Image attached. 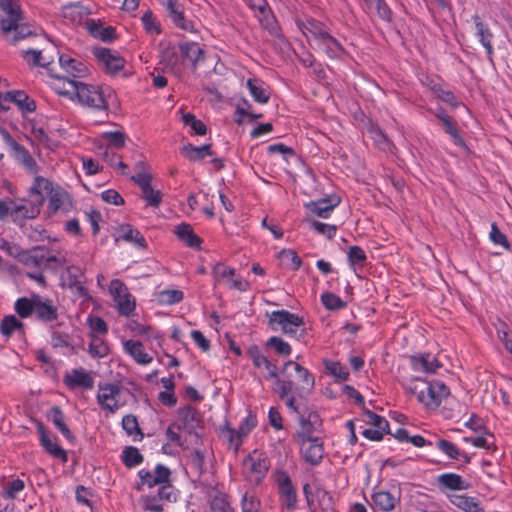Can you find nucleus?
I'll return each mask as SVG.
<instances>
[{
	"instance_id": "338daca9",
	"label": "nucleus",
	"mask_w": 512,
	"mask_h": 512,
	"mask_svg": "<svg viewBox=\"0 0 512 512\" xmlns=\"http://www.w3.org/2000/svg\"><path fill=\"white\" fill-rule=\"evenodd\" d=\"M436 447L453 460H458L461 457V451L459 448L454 443L446 439H438Z\"/></svg>"
},
{
	"instance_id": "7c9ffc66",
	"label": "nucleus",
	"mask_w": 512,
	"mask_h": 512,
	"mask_svg": "<svg viewBox=\"0 0 512 512\" xmlns=\"http://www.w3.org/2000/svg\"><path fill=\"white\" fill-rule=\"evenodd\" d=\"M48 206L47 215L49 217L58 213L68 201L70 202L69 194L60 187H52L48 192Z\"/></svg>"
},
{
	"instance_id": "49530a36",
	"label": "nucleus",
	"mask_w": 512,
	"mask_h": 512,
	"mask_svg": "<svg viewBox=\"0 0 512 512\" xmlns=\"http://www.w3.org/2000/svg\"><path fill=\"white\" fill-rule=\"evenodd\" d=\"M21 232L32 241H43L45 239L51 240L48 231L40 224L33 226L32 224H21L19 226Z\"/></svg>"
},
{
	"instance_id": "5fc2aeb1",
	"label": "nucleus",
	"mask_w": 512,
	"mask_h": 512,
	"mask_svg": "<svg viewBox=\"0 0 512 512\" xmlns=\"http://www.w3.org/2000/svg\"><path fill=\"white\" fill-rule=\"evenodd\" d=\"M182 122L185 126H189L194 134L196 135H205L207 132V127L205 123L195 117L193 113H185L182 115Z\"/></svg>"
},
{
	"instance_id": "1a4fd4ad",
	"label": "nucleus",
	"mask_w": 512,
	"mask_h": 512,
	"mask_svg": "<svg viewBox=\"0 0 512 512\" xmlns=\"http://www.w3.org/2000/svg\"><path fill=\"white\" fill-rule=\"evenodd\" d=\"M99 393L97 394V402L102 409L114 414L124 403H119L117 397L120 395L122 387L116 383H100L98 385Z\"/></svg>"
},
{
	"instance_id": "603ef678",
	"label": "nucleus",
	"mask_w": 512,
	"mask_h": 512,
	"mask_svg": "<svg viewBox=\"0 0 512 512\" xmlns=\"http://www.w3.org/2000/svg\"><path fill=\"white\" fill-rule=\"evenodd\" d=\"M91 343L89 344V354L93 358H104L106 357L109 352V346L108 344L100 337L96 335H91Z\"/></svg>"
},
{
	"instance_id": "2eb2a0df",
	"label": "nucleus",
	"mask_w": 512,
	"mask_h": 512,
	"mask_svg": "<svg viewBox=\"0 0 512 512\" xmlns=\"http://www.w3.org/2000/svg\"><path fill=\"white\" fill-rule=\"evenodd\" d=\"M37 433L39 435L40 445L48 454L54 458L60 459L64 463L68 461L66 451L50 438V434L42 422L37 423Z\"/></svg>"
},
{
	"instance_id": "79ce46f5",
	"label": "nucleus",
	"mask_w": 512,
	"mask_h": 512,
	"mask_svg": "<svg viewBox=\"0 0 512 512\" xmlns=\"http://www.w3.org/2000/svg\"><path fill=\"white\" fill-rule=\"evenodd\" d=\"M247 88L257 103L265 104L269 101L270 93L263 87V83L259 79L249 78L247 80Z\"/></svg>"
},
{
	"instance_id": "4d7b16f0",
	"label": "nucleus",
	"mask_w": 512,
	"mask_h": 512,
	"mask_svg": "<svg viewBox=\"0 0 512 512\" xmlns=\"http://www.w3.org/2000/svg\"><path fill=\"white\" fill-rule=\"evenodd\" d=\"M322 305L331 311L341 310L347 306V303L343 301L339 296L331 292H325L321 295Z\"/></svg>"
},
{
	"instance_id": "ddd939ff",
	"label": "nucleus",
	"mask_w": 512,
	"mask_h": 512,
	"mask_svg": "<svg viewBox=\"0 0 512 512\" xmlns=\"http://www.w3.org/2000/svg\"><path fill=\"white\" fill-rule=\"evenodd\" d=\"M164 5L169 17L177 28L192 33L197 32L194 22L186 19L183 5L178 0H166Z\"/></svg>"
},
{
	"instance_id": "a211bd4d",
	"label": "nucleus",
	"mask_w": 512,
	"mask_h": 512,
	"mask_svg": "<svg viewBox=\"0 0 512 512\" xmlns=\"http://www.w3.org/2000/svg\"><path fill=\"white\" fill-rule=\"evenodd\" d=\"M63 382L69 389L80 387L91 390L94 386L93 377L83 368L73 369L70 374L64 376Z\"/></svg>"
},
{
	"instance_id": "72a5a7b5",
	"label": "nucleus",
	"mask_w": 512,
	"mask_h": 512,
	"mask_svg": "<svg viewBox=\"0 0 512 512\" xmlns=\"http://www.w3.org/2000/svg\"><path fill=\"white\" fill-rule=\"evenodd\" d=\"M124 350L138 364L147 365L152 362L153 358L145 352L144 345L138 340H127L124 342Z\"/></svg>"
},
{
	"instance_id": "bb28decb",
	"label": "nucleus",
	"mask_w": 512,
	"mask_h": 512,
	"mask_svg": "<svg viewBox=\"0 0 512 512\" xmlns=\"http://www.w3.org/2000/svg\"><path fill=\"white\" fill-rule=\"evenodd\" d=\"M426 391H427V399L425 405L426 406H434L438 407L442 400L449 396L450 390L445 385L444 382L440 380H434L432 382L427 383L426 385Z\"/></svg>"
},
{
	"instance_id": "4be33fe9",
	"label": "nucleus",
	"mask_w": 512,
	"mask_h": 512,
	"mask_svg": "<svg viewBox=\"0 0 512 512\" xmlns=\"http://www.w3.org/2000/svg\"><path fill=\"white\" fill-rule=\"evenodd\" d=\"M317 48L327 55L330 59H343L348 55L344 46L334 37L331 32L321 39Z\"/></svg>"
},
{
	"instance_id": "9d476101",
	"label": "nucleus",
	"mask_w": 512,
	"mask_h": 512,
	"mask_svg": "<svg viewBox=\"0 0 512 512\" xmlns=\"http://www.w3.org/2000/svg\"><path fill=\"white\" fill-rule=\"evenodd\" d=\"M93 55L99 64L104 67L105 72L110 75L117 74L124 68L126 63L118 52L105 47H95Z\"/></svg>"
},
{
	"instance_id": "7ed1b4c3",
	"label": "nucleus",
	"mask_w": 512,
	"mask_h": 512,
	"mask_svg": "<svg viewBox=\"0 0 512 512\" xmlns=\"http://www.w3.org/2000/svg\"><path fill=\"white\" fill-rule=\"evenodd\" d=\"M268 325L273 330H277L276 325L280 326L281 331L291 337L300 338L305 334V329L297 334L298 328L305 325L303 317L288 310L273 311L269 316Z\"/></svg>"
},
{
	"instance_id": "0e129e2a",
	"label": "nucleus",
	"mask_w": 512,
	"mask_h": 512,
	"mask_svg": "<svg viewBox=\"0 0 512 512\" xmlns=\"http://www.w3.org/2000/svg\"><path fill=\"white\" fill-rule=\"evenodd\" d=\"M210 507L213 512H233L226 494L221 492L213 496L210 502Z\"/></svg>"
},
{
	"instance_id": "cd10ccee",
	"label": "nucleus",
	"mask_w": 512,
	"mask_h": 512,
	"mask_svg": "<svg viewBox=\"0 0 512 512\" xmlns=\"http://www.w3.org/2000/svg\"><path fill=\"white\" fill-rule=\"evenodd\" d=\"M180 56L188 60L195 70L200 62L205 60V52L197 42H184L179 44Z\"/></svg>"
},
{
	"instance_id": "4468645a",
	"label": "nucleus",
	"mask_w": 512,
	"mask_h": 512,
	"mask_svg": "<svg viewBox=\"0 0 512 512\" xmlns=\"http://www.w3.org/2000/svg\"><path fill=\"white\" fill-rule=\"evenodd\" d=\"M278 490L284 505L288 510H294L297 503L296 490L292 484L290 476L285 471H278L276 474Z\"/></svg>"
},
{
	"instance_id": "f03ea898",
	"label": "nucleus",
	"mask_w": 512,
	"mask_h": 512,
	"mask_svg": "<svg viewBox=\"0 0 512 512\" xmlns=\"http://www.w3.org/2000/svg\"><path fill=\"white\" fill-rule=\"evenodd\" d=\"M56 79H62L71 84L75 90V95L79 103L83 106L89 107L97 111H107L109 104L107 100V93H110L109 87H102L93 84H87L81 81L72 80L68 77H60L59 75H52Z\"/></svg>"
},
{
	"instance_id": "58836bf2",
	"label": "nucleus",
	"mask_w": 512,
	"mask_h": 512,
	"mask_svg": "<svg viewBox=\"0 0 512 512\" xmlns=\"http://www.w3.org/2000/svg\"><path fill=\"white\" fill-rule=\"evenodd\" d=\"M44 252L45 249L42 246H36L28 250L24 249L21 253L19 262L24 264L25 266L41 269L42 262L45 261Z\"/></svg>"
},
{
	"instance_id": "864d4df0",
	"label": "nucleus",
	"mask_w": 512,
	"mask_h": 512,
	"mask_svg": "<svg viewBox=\"0 0 512 512\" xmlns=\"http://www.w3.org/2000/svg\"><path fill=\"white\" fill-rule=\"evenodd\" d=\"M363 415L366 417V422L368 424L373 425L386 433H390V425L385 417L378 415L365 407L363 408Z\"/></svg>"
},
{
	"instance_id": "c85d7f7f",
	"label": "nucleus",
	"mask_w": 512,
	"mask_h": 512,
	"mask_svg": "<svg viewBox=\"0 0 512 512\" xmlns=\"http://www.w3.org/2000/svg\"><path fill=\"white\" fill-rule=\"evenodd\" d=\"M257 421L254 416H247L241 422L239 429L234 430L230 427H227V431L229 432L228 441L231 445H234L235 450H238L240 445L242 444V437L247 436L250 431L256 426Z\"/></svg>"
},
{
	"instance_id": "f704fd0d",
	"label": "nucleus",
	"mask_w": 512,
	"mask_h": 512,
	"mask_svg": "<svg viewBox=\"0 0 512 512\" xmlns=\"http://www.w3.org/2000/svg\"><path fill=\"white\" fill-rule=\"evenodd\" d=\"M212 144L207 143L201 146H194L187 143L181 148V153L190 161L199 162L206 156H213L215 152L211 149Z\"/></svg>"
},
{
	"instance_id": "423d86ee",
	"label": "nucleus",
	"mask_w": 512,
	"mask_h": 512,
	"mask_svg": "<svg viewBox=\"0 0 512 512\" xmlns=\"http://www.w3.org/2000/svg\"><path fill=\"white\" fill-rule=\"evenodd\" d=\"M177 416V429L194 435L197 440L200 439L198 429L203 428V417L200 411L191 405H185L177 409Z\"/></svg>"
},
{
	"instance_id": "9b49d317",
	"label": "nucleus",
	"mask_w": 512,
	"mask_h": 512,
	"mask_svg": "<svg viewBox=\"0 0 512 512\" xmlns=\"http://www.w3.org/2000/svg\"><path fill=\"white\" fill-rule=\"evenodd\" d=\"M289 367H293L299 380L302 382L301 386H296L294 384L295 394L300 399H305L309 394H311L315 387V378L308 369L293 360L285 362L282 371L285 372Z\"/></svg>"
},
{
	"instance_id": "5701e85b",
	"label": "nucleus",
	"mask_w": 512,
	"mask_h": 512,
	"mask_svg": "<svg viewBox=\"0 0 512 512\" xmlns=\"http://www.w3.org/2000/svg\"><path fill=\"white\" fill-rule=\"evenodd\" d=\"M59 64L67 72L69 79L75 80L89 74V69L83 62L66 54L59 55Z\"/></svg>"
},
{
	"instance_id": "a18cd8bd",
	"label": "nucleus",
	"mask_w": 512,
	"mask_h": 512,
	"mask_svg": "<svg viewBox=\"0 0 512 512\" xmlns=\"http://www.w3.org/2000/svg\"><path fill=\"white\" fill-rule=\"evenodd\" d=\"M246 461L250 463V470L261 477H264L269 469L270 463L267 457L256 451L250 454Z\"/></svg>"
},
{
	"instance_id": "e2e57ef3",
	"label": "nucleus",
	"mask_w": 512,
	"mask_h": 512,
	"mask_svg": "<svg viewBox=\"0 0 512 512\" xmlns=\"http://www.w3.org/2000/svg\"><path fill=\"white\" fill-rule=\"evenodd\" d=\"M122 428L129 436L140 435L143 438V433L139 428L137 417L133 414H127L122 418Z\"/></svg>"
},
{
	"instance_id": "6e6d98bb",
	"label": "nucleus",
	"mask_w": 512,
	"mask_h": 512,
	"mask_svg": "<svg viewBox=\"0 0 512 512\" xmlns=\"http://www.w3.org/2000/svg\"><path fill=\"white\" fill-rule=\"evenodd\" d=\"M418 382H421L422 384L427 385V383L424 380H421L420 378H414L411 380V382L409 384L404 386V390H405L406 394L411 395V396H416L420 403L425 404L426 400H427V396L425 393L426 387L420 388L417 384Z\"/></svg>"
},
{
	"instance_id": "4c0bfd02",
	"label": "nucleus",
	"mask_w": 512,
	"mask_h": 512,
	"mask_svg": "<svg viewBox=\"0 0 512 512\" xmlns=\"http://www.w3.org/2000/svg\"><path fill=\"white\" fill-rule=\"evenodd\" d=\"M411 363L414 370H423L426 373H435L442 367V364L437 358L433 357L430 359V354L411 356Z\"/></svg>"
},
{
	"instance_id": "aec40b11",
	"label": "nucleus",
	"mask_w": 512,
	"mask_h": 512,
	"mask_svg": "<svg viewBox=\"0 0 512 512\" xmlns=\"http://www.w3.org/2000/svg\"><path fill=\"white\" fill-rule=\"evenodd\" d=\"M34 314L42 322H53L58 318V309L51 299L37 294Z\"/></svg>"
},
{
	"instance_id": "e433bc0d",
	"label": "nucleus",
	"mask_w": 512,
	"mask_h": 512,
	"mask_svg": "<svg viewBox=\"0 0 512 512\" xmlns=\"http://www.w3.org/2000/svg\"><path fill=\"white\" fill-rule=\"evenodd\" d=\"M118 239H122L126 242H133L139 248L145 249L147 248V242L140 231L134 228L130 224L121 225L118 229Z\"/></svg>"
},
{
	"instance_id": "69168bd1",
	"label": "nucleus",
	"mask_w": 512,
	"mask_h": 512,
	"mask_svg": "<svg viewBox=\"0 0 512 512\" xmlns=\"http://www.w3.org/2000/svg\"><path fill=\"white\" fill-rule=\"evenodd\" d=\"M23 324L14 315L5 316L0 323V332L9 337L17 329L22 327Z\"/></svg>"
},
{
	"instance_id": "09e8293b",
	"label": "nucleus",
	"mask_w": 512,
	"mask_h": 512,
	"mask_svg": "<svg viewBox=\"0 0 512 512\" xmlns=\"http://www.w3.org/2000/svg\"><path fill=\"white\" fill-rule=\"evenodd\" d=\"M37 294H33L30 298L21 297L16 300L14 308L21 318H27L34 313Z\"/></svg>"
},
{
	"instance_id": "6e6552de",
	"label": "nucleus",
	"mask_w": 512,
	"mask_h": 512,
	"mask_svg": "<svg viewBox=\"0 0 512 512\" xmlns=\"http://www.w3.org/2000/svg\"><path fill=\"white\" fill-rule=\"evenodd\" d=\"M176 494L173 485H165L159 487L157 494H149L141 497L140 502L142 509L149 512H163L164 506L162 502H175Z\"/></svg>"
},
{
	"instance_id": "13d9d810",
	"label": "nucleus",
	"mask_w": 512,
	"mask_h": 512,
	"mask_svg": "<svg viewBox=\"0 0 512 512\" xmlns=\"http://www.w3.org/2000/svg\"><path fill=\"white\" fill-rule=\"evenodd\" d=\"M265 346L273 348L280 356H289L292 352L290 344L278 336L270 337L266 341Z\"/></svg>"
},
{
	"instance_id": "a878e982",
	"label": "nucleus",
	"mask_w": 512,
	"mask_h": 512,
	"mask_svg": "<svg viewBox=\"0 0 512 512\" xmlns=\"http://www.w3.org/2000/svg\"><path fill=\"white\" fill-rule=\"evenodd\" d=\"M48 420L53 423L55 428L72 445L77 441L76 436L71 432L65 422V415L59 406H53L47 414Z\"/></svg>"
},
{
	"instance_id": "c756f323",
	"label": "nucleus",
	"mask_w": 512,
	"mask_h": 512,
	"mask_svg": "<svg viewBox=\"0 0 512 512\" xmlns=\"http://www.w3.org/2000/svg\"><path fill=\"white\" fill-rule=\"evenodd\" d=\"M177 238L187 247L200 250L203 240L194 232L192 226L188 223H181L175 227Z\"/></svg>"
},
{
	"instance_id": "c03bdc74",
	"label": "nucleus",
	"mask_w": 512,
	"mask_h": 512,
	"mask_svg": "<svg viewBox=\"0 0 512 512\" xmlns=\"http://www.w3.org/2000/svg\"><path fill=\"white\" fill-rule=\"evenodd\" d=\"M368 9H374L381 20L387 23L393 21V11L385 0H364Z\"/></svg>"
},
{
	"instance_id": "774afa93",
	"label": "nucleus",
	"mask_w": 512,
	"mask_h": 512,
	"mask_svg": "<svg viewBox=\"0 0 512 512\" xmlns=\"http://www.w3.org/2000/svg\"><path fill=\"white\" fill-rule=\"evenodd\" d=\"M246 354L252 360L253 365L256 368L264 367L269 361V359L262 353L261 349L256 344L251 345L247 349Z\"/></svg>"
},
{
	"instance_id": "dca6fc26",
	"label": "nucleus",
	"mask_w": 512,
	"mask_h": 512,
	"mask_svg": "<svg viewBox=\"0 0 512 512\" xmlns=\"http://www.w3.org/2000/svg\"><path fill=\"white\" fill-rule=\"evenodd\" d=\"M472 19L475 25V35L478 37L480 43L485 48L488 60L493 62L494 48L492 40L494 35L489 26L482 21L478 14H474Z\"/></svg>"
},
{
	"instance_id": "f257e3e1",
	"label": "nucleus",
	"mask_w": 512,
	"mask_h": 512,
	"mask_svg": "<svg viewBox=\"0 0 512 512\" xmlns=\"http://www.w3.org/2000/svg\"><path fill=\"white\" fill-rule=\"evenodd\" d=\"M0 10L5 17L0 21V29L4 39L11 45L36 35L30 25L23 23L21 6L17 0H0Z\"/></svg>"
},
{
	"instance_id": "39448f33",
	"label": "nucleus",
	"mask_w": 512,
	"mask_h": 512,
	"mask_svg": "<svg viewBox=\"0 0 512 512\" xmlns=\"http://www.w3.org/2000/svg\"><path fill=\"white\" fill-rule=\"evenodd\" d=\"M44 202L45 197H40L39 200L21 199L20 204H16L15 201L10 200V204L12 205L11 220L18 227L21 226V224H28L29 220H34L40 215Z\"/></svg>"
},
{
	"instance_id": "a19ab883",
	"label": "nucleus",
	"mask_w": 512,
	"mask_h": 512,
	"mask_svg": "<svg viewBox=\"0 0 512 512\" xmlns=\"http://www.w3.org/2000/svg\"><path fill=\"white\" fill-rule=\"evenodd\" d=\"M449 499L454 506L465 512H485L483 507H481L480 501L474 497L452 495Z\"/></svg>"
},
{
	"instance_id": "393cba45",
	"label": "nucleus",
	"mask_w": 512,
	"mask_h": 512,
	"mask_svg": "<svg viewBox=\"0 0 512 512\" xmlns=\"http://www.w3.org/2000/svg\"><path fill=\"white\" fill-rule=\"evenodd\" d=\"M297 25L303 34L307 35V33H309L316 44L330 33L328 26L315 18H307L305 21H298Z\"/></svg>"
},
{
	"instance_id": "b1692460",
	"label": "nucleus",
	"mask_w": 512,
	"mask_h": 512,
	"mask_svg": "<svg viewBox=\"0 0 512 512\" xmlns=\"http://www.w3.org/2000/svg\"><path fill=\"white\" fill-rule=\"evenodd\" d=\"M341 199L337 195H331L329 197L321 198L317 201H311L306 204V207L313 214L321 218H328L332 210L338 206Z\"/></svg>"
},
{
	"instance_id": "680f3d73",
	"label": "nucleus",
	"mask_w": 512,
	"mask_h": 512,
	"mask_svg": "<svg viewBox=\"0 0 512 512\" xmlns=\"http://www.w3.org/2000/svg\"><path fill=\"white\" fill-rule=\"evenodd\" d=\"M184 293L181 290L166 289L159 293V302L165 305H173L183 300Z\"/></svg>"
},
{
	"instance_id": "0eeeda50",
	"label": "nucleus",
	"mask_w": 512,
	"mask_h": 512,
	"mask_svg": "<svg viewBox=\"0 0 512 512\" xmlns=\"http://www.w3.org/2000/svg\"><path fill=\"white\" fill-rule=\"evenodd\" d=\"M139 482L135 489L141 491L143 486L153 488L155 486L163 487L165 485H173L171 483V470L163 465L157 464L154 472L147 469H141L138 471Z\"/></svg>"
},
{
	"instance_id": "473e14b6",
	"label": "nucleus",
	"mask_w": 512,
	"mask_h": 512,
	"mask_svg": "<svg viewBox=\"0 0 512 512\" xmlns=\"http://www.w3.org/2000/svg\"><path fill=\"white\" fill-rule=\"evenodd\" d=\"M437 484L439 489L444 492L445 490H466L469 488L462 476L456 473H444L437 477Z\"/></svg>"
},
{
	"instance_id": "37998d69",
	"label": "nucleus",
	"mask_w": 512,
	"mask_h": 512,
	"mask_svg": "<svg viewBox=\"0 0 512 512\" xmlns=\"http://www.w3.org/2000/svg\"><path fill=\"white\" fill-rule=\"evenodd\" d=\"M21 56L23 57L24 60H26L27 64L31 67H43L47 70H50V65L53 63V59H51L50 61L41 60H44V56L41 50H23L21 52Z\"/></svg>"
},
{
	"instance_id": "6ab92c4d",
	"label": "nucleus",
	"mask_w": 512,
	"mask_h": 512,
	"mask_svg": "<svg viewBox=\"0 0 512 512\" xmlns=\"http://www.w3.org/2000/svg\"><path fill=\"white\" fill-rule=\"evenodd\" d=\"M256 17L261 27L266 30L270 36L278 39L283 38L282 29L269 5L263 8V12H257Z\"/></svg>"
},
{
	"instance_id": "2f4dec72",
	"label": "nucleus",
	"mask_w": 512,
	"mask_h": 512,
	"mask_svg": "<svg viewBox=\"0 0 512 512\" xmlns=\"http://www.w3.org/2000/svg\"><path fill=\"white\" fill-rule=\"evenodd\" d=\"M369 137L373 140L374 144L383 151H391L394 147L392 141L388 138L387 134L381 129L378 123L369 120L366 126Z\"/></svg>"
},
{
	"instance_id": "412c9836",
	"label": "nucleus",
	"mask_w": 512,
	"mask_h": 512,
	"mask_svg": "<svg viewBox=\"0 0 512 512\" xmlns=\"http://www.w3.org/2000/svg\"><path fill=\"white\" fill-rule=\"evenodd\" d=\"M3 100L17 105L22 114L32 113L36 110V102L23 90L7 91Z\"/></svg>"
},
{
	"instance_id": "8fccbe9b",
	"label": "nucleus",
	"mask_w": 512,
	"mask_h": 512,
	"mask_svg": "<svg viewBox=\"0 0 512 512\" xmlns=\"http://www.w3.org/2000/svg\"><path fill=\"white\" fill-rule=\"evenodd\" d=\"M53 187L52 182L42 176H36L32 186L29 188V196L33 197L32 200H39L40 197H45L43 192L46 193Z\"/></svg>"
},
{
	"instance_id": "f8f14e48",
	"label": "nucleus",
	"mask_w": 512,
	"mask_h": 512,
	"mask_svg": "<svg viewBox=\"0 0 512 512\" xmlns=\"http://www.w3.org/2000/svg\"><path fill=\"white\" fill-rule=\"evenodd\" d=\"M274 392L277 393L279 399L285 403L288 409L298 414H302L299 406L296 404V394L294 389V382L290 379L284 380L277 378L274 383Z\"/></svg>"
},
{
	"instance_id": "052dcab7",
	"label": "nucleus",
	"mask_w": 512,
	"mask_h": 512,
	"mask_svg": "<svg viewBox=\"0 0 512 512\" xmlns=\"http://www.w3.org/2000/svg\"><path fill=\"white\" fill-rule=\"evenodd\" d=\"M444 130L447 134H449L453 140V143L456 146L465 147V141L460 135L458 129L456 128V125L453 121V119L449 116L447 119L441 122Z\"/></svg>"
},
{
	"instance_id": "bf43d9fd",
	"label": "nucleus",
	"mask_w": 512,
	"mask_h": 512,
	"mask_svg": "<svg viewBox=\"0 0 512 512\" xmlns=\"http://www.w3.org/2000/svg\"><path fill=\"white\" fill-rule=\"evenodd\" d=\"M347 258L351 267H363L367 260L365 251L357 245L350 246L347 252Z\"/></svg>"
},
{
	"instance_id": "ea45409f",
	"label": "nucleus",
	"mask_w": 512,
	"mask_h": 512,
	"mask_svg": "<svg viewBox=\"0 0 512 512\" xmlns=\"http://www.w3.org/2000/svg\"><path fill=\"white\" fill-rule=\"evenodd\" d=\"M372 500L376 507L384 512L392 511L399 503V498L389 491H376L372 494Z\"/></svg>"
},
{
	"instance_id": "3c124183",
	"label": "nucleus",
	"mask_w": 512,
	"mask_h": 512,
	"mask_svg": "<svg viewBox=\"0 0 512 512\" xmlns=\"http://www.w3.org/2000/svg\"><path fill=\"white\" fill-rule=\"evenodd\" d=\"M326 371L332 375L337 381H346L349 378L348 369L338 361L324 360Z\"/></svg>"
},
{
	"instance_id": "f3484780",
	"label": "nucleus",
	"mask_w": 512,
	"mask_h": 512,
	"mask_svg": "<svg viewBox=\"0 0 512 512\" xmlns=\"http://www.w3.org/2000/svg\"><path fill=\"white\" fill-rule=\"evenodd\" d=\"M307 444V446L300 447L301 455L304 461L311 466H318L324 458V442L319 437L308 440Z\"/></svg>"
},
{
	"instance_id": "20e7f679",
	"label": "nucleus",
	"mask_w": 512,
	"mask_h": 512,
	"mask_svg": "<svg viewBox=\"0 0 512 512\" xmlns=\"http://www.w3.org/2000/svg\"><path fill=\"white\" fill-rule=\"evenodd\" d=\"M299 429L294 434V439L300 447L307 445L308 440L318 438L314 433L322 432L323 420L317 411H308L298 416Z\"/></svg>"
},
{
	"instance_id": "de8ad7c7",
	"label": "nucleus",
	"mask_w": 512,
	"mask_h": 512,
	"mask_svg": "<svg viewBox=\"0 0 512 512\" xmlns=\"http://www.w3.org/2000/svg\"><path fill=\"white\" fill-rule=\"evenodd\" d=\"M121 460L127 468H133L143 463L144 457L138 448L126 446L122 451Z\"/></svg>"
},
{
	"instance_id": "c9c22d12",
	"label": "nucleus",
	"mask_w": 512,
	"mask_h": 512,
	"mask_svg": "<svg viewBox=\"0 0 512 512\" xmlns=\"http://www.w3.org/2000/svg\"><path fill=\"white\" fill-rule=\"evenodd\" d=\"M15 160L30 174L38 173V165L30 152L21 144H15L12 149Z\"/></svg>"
}]
</instances>
